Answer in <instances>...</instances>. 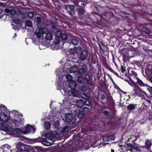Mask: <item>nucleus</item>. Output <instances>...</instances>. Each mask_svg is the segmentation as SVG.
Instances as JSON below:
<instances>
[{
	"label": "nucleus",
	"instance_id": "9d476101",
	"mask_svg": "<svg viewBox=\"0 0 152 152\" xmlns=\"http://www.w3.org/2000/svg\"><path fill=\"white\" fill-rule=\"evenodd\" d=\"M66 8L68 12L72 17L75 14V7L74 5H68L66 7Z\"/></svg>",
	"mask_w": 152,
	"mask_h": 152
},
{
	"label": "nucleus",
	"instance_id": "393cba45",
	"mask_svg": "<svg viewBox=\"0 0 152 152\" xmlns=\"http://www.w3.org/2000/svg\"><path fill=\"white\" fill-rule=\"evenodd\" d=\"M54 31H55L54 35H55V37L58 38H60L62 33L61 31L59 30H55Z\"/></svg>",
	"mask_w": 152,
	"mask_h": 152
},
{
	"label": "nucleus",
	"instance_id": "4d7b16f0",
	"mask_svg": "<svg viewBox=\"0 0 152 152\" xmlns=\"http://www.w3.org/2000/svg\"><path fill=\"white\" fill-rule=\"evenodd\" d=\"M35 35L38 38H40L42 35H41V34L39 33V32H36Z\"/></svg>",
	"mask_w": 152,
	"mask_h": 152
},
{
	"label": "nucleus",
	"instance_id": "0eeeda50",
	"mask_svg": "<svg viewBox=\"0 0 152 152\" xmlns=\"http://www.w3.org/2000/svg\"><path fill=\"white\" fill-rule=\"evenodd\" d=\"M24 134H33L36 131V129L32 126L29 124H27L26 127L23 128Z\"/></svg>",
	"mask_w": 152,
	"mask_h": 152
},
{
	"label": "nucleus",
	"instance_id": "f8f14e48",
	"mask_svg": "<svg viewBox=\"0 0 152 152\" xmlns=\"http://www.w3.org/2000/svg\"><path fill=\"white\" fill-rule=\"evenodd\" d=\"M88 67L85 64L80 65L79 66V74H83L85 73L88 71Z\"/></svg>",
	"mask_w": 152,
	"mask_h": 152
},
{
	"label": "nucleus",
	"instance_id": "4c0bfd02",
	"mask_svg": "<svg viewBox=\"0 0 152 152\" xmlns=\"http://www.w3.org/2000/svg\"><path fill=\"white\" fill-rule=\"evenodd\" d=\"M92 78H91V79L89 80V81H86V83L87 84V86H88L89 87H91L92 86Z\"/></svg>",
	"mask_w": 152,
	"mask_h": 152
},
{
	"label": "nucleus",
	"instance_id": "8fccbe9b",
	"mask_svg": "<svg viewBox=\"0 0 152 152\" xmlns=\"http://www.w3.org/2000/svg\"><path fill=\"white\" fill-rule=\"evenodd\" d=\"M38 32H39V33L41 34V35H43L45 33L44 28H39Z\"/></svg>",
	"mask_w": 152,
	"mask_h": 152
},
{
	"label": "nucleus",
	"instance_id": "79ce46f5",
	"mask_svg": "<svg viewBox=\"0 0 152 152\" xmlns=\"http://www.w3.org/2000/svg\"><path fill=\"white\" fill-rule=\"evenodd\" d=\"M85 113L82 111H80L79 112L78 115V118H82L84 116Z\"/></svg>",
	"mask_w": 152,
	"mask_h": 152
},
{
	"label": "nucleus",
	"instance_id": "6ab92c4d",
	"mask_svg": "<svg viewBox=\"0 0 152 152\" xmlns=\"http://www.w3.org/2000/svg\"><path fill=\"white\" fill-rule=\"evenodd\" d=\"M65 117L66 121L67 123H69L71 122L73 118L72 115V114L70 113L66 114L65 115Z\"/></svg>",
	"mask_w": 152,
	"mask_h": 152
},
{
	"label": "nucleus",
	"instance_id": "6e6552de",
	"mask_svg": "<svg viewBox=\"0 0 152 152\" xmlns=\"http://www.w3.org/2000/svg\"><path fill=\"white\" fill-rule=\"evenodd\" d=\"M116 118L115 115H113L110 118V120L107 123V125L110 128L112 129L115 128L116 126V122L115 121H113Z\"/></svg>",
	"mask_w": 152,
	"mask_h": 152
},
{
	"label": "nucleus",
	"instance_id": "c9c22d12",
	"mask_svg": "<svg viewBox=\"0 0 152 152\" xmlns=\"http://www.w3.org/2000/svg\"><path fill=\"white\" fill-rule=\"evenodd\" d=\"M66 78L68 81H69V82H70L72 81V77L70 74H67L66 76Z\"/></svg>",
	"mask_w": 152,
	"mask_h": 152
},
{
	"label": "nucleus",
	"instance_id": "0e129e2a",
	"mask_svg": "<svg viewBox=\"0 0 152 152\" xmlns=\"http://www.w3.org/2000/svg\"><path fill=\"white\" fill-rule=\"evenodd\" d=\"M11 10L8 8H6L5 9V11L6 13H10Z\"/></svg>",
	"mask_w": 152,
	"mask_h": 152
},
{
	"label": "nucleus",
	"instance_id": "c85d7f7f",
	"mask_svg": "<svg viewBox=\"0 0 152 152\" xmlns=\"http://www.w3.org/2000/svg\"><path fill=\"white\" fill-rule=\"evenodd\" d=\"M90 107H84L82 111L84 113H87L90 111Z\"/></svg>",
	"mask_w": 152,
	"mask_h": 152
},
{
	"label": "nucleus",
	"instance_id": "6e6d98bb",
	"mask_svg": "<svg viewBox=\"0 0 152 152\" xmlns=\"http://www.w3.org/2000/svg\"><path fill=\"white\" fill-rule=\"evenodd\" d=\"M12 122L16 125L17 126L19 125V124L20 123L19 121L16 120H13L12 121Z\"/></svg>",
	"mask_w": 152,
	"mask_h": 152
},
{
	"label": "nucleus",
	"instance_id": "bb28decb",
	"mask_svg": "<svg viewBox=\"0 0 152 152\" xmlns=\"http://www.w3.org/2000/svg\"><path fill=\"white\" fill-rule=\"evenodd\" d=\"M45 37L47 40H50L52 39L53 35L51 33L48 32L46 34Z\"/></svg>",
	"mask_w": 152,
	"mask_h": 152
},
{
	"label": "nucleus",
	"instance_id": "49530a36",
	"mask_svg": "<svg viewBox=\"0 0 152 152\" xmlns=\"http://www.w3.org/2000/svg\"><path fill=\"white\" fill-rule=\"evenodd\" d=\"M80 89L82 91L84 92H85L87 91V88L84 86H80Z\"/></svg>",
	"mask_w": 152,
	"mask_h": 152
},
{
	"label": "nucleus",
	"instance_id": "c756f323",
	"mask_svg": "<svg viewBox=\"0 0 152 152\" xmlns=\"http://www.w3.org/2000/svg\"><path fill=\"white\" fill-rule=\"evenodd\" d=\"M15 132L20 134H24V130L23 129V130H21L19 128H16L15 129Z\"/></svg>",
	"mask_w": 152,
	"mask_h": 152
},
{
	"label": "nucleus",
	"instance_id": "de8ad7c7",
	"mask_svg": "<svg viewBox=\"0 0 152 152\" xmlns=\"http://www.w3.org/2000/svg\"><path fill=\"white\" fill-rule=\"evenodd\" d=\"M84 78L85 81L86 80V81H89V80L91 79H90V75L88 74H86L85 75L84 77Z\"/></svg>",
	"mask_w": 152,
	"mask_h": 152
},
{
	"label": "nucleus",
	"instance_id": "13d9d810",
	"mask_svg": "<svg viewBox=\"0 0 152 152\" xmlns=\"http://www.w3.org/2000/svg\"><path fill=\"white\" fill-rule=\"evenodd\" d=\"M122 73H124L125 72H126L125 69L124 68V67L121 66V68L120 69Z\"/></svg>",
	"mask_w": 152,
	"mask_h": 152
},
{
	"label": "nucleus",
	"instance_id": "7c9ffc66",
	"mask_svg": "<svg viewBox=\"0 0 152 152\" xmlns=\"http://www.w3.org/2000/svg\"><path fill=\"white\" fill-rule=\"evenodd\" d=\"M67 35L64 33H62L60 38L64 40H65L68 39Z\"/></svg>",
	"mask_w": 152,
	"mask_h": 152
},
{
	"label": "nucleus",
	"instance_id": "7ed1b4c3",
	"mask_svg": "<svg viewBox=\"0 0 152 152\" xmlns=\"http://www.w3.org/2000/svg\"><path fill=\"white\" fill-rule=\"evenodd\" d=\"M88 0H84L83 1L80 0H78L75 1L74 4L78 7L77 8V11L79 15L80 16H84L86 13L85 7L86 4L84 2H86Z\"/></svg>",
	"mask_w": 152,
	"mask_h": 152
},
{
	"label": "nucleus",
	"instance_id": "4be33fe9",
	"mask_svg": "<svg viewBox=\"0 0 152 152\" xmlns=\"http://www.w3.org/2000/svg\"><path fill=\"white\" fill-rule=\"evenodd\" d=\"M69 42L74 45H77L78 42V39L75 38H72Z\"/></svg>",
	"mask_w": 152,
	"mask_h": 152
},
{
	"label": "nucleus",
	"instance_id": "ea45409f",
	"mask_svg": "<svg viewBox=\"0 0 152 152\" xmlns=\"http://www.w3.org/2000/svg\"><path fill=\"white\" fill-rule=\"evenodd\" d=\"M142 30L143 32H144L145 33L148 34H149L150 33V30L146 28H143L142 29Z\"/></svg>",
	"mask_w": 152,
	"mask_h": 152
},
{
	"label": "nucleus",
	"instance_id": "39448f33",
	"mask_svg": "<svg viewBox=\"0 0 152 152\" xmlns=\"http://www.w3.org/2000/svg\"><path fill=\"white\" fill-rule=\"evenodd\" d=\"M84 96H85L84 100L79 99L77 100V104L79 107L82 108L84 104L89 107L91 105V103L89 100V97L86 94H84Z\"/></svg>",
	"mask_w": 152,
	"mask_h": 152
},
{
	"label": "nucleus",
	"instance_id": "09e8293b",
	"mask_svg": "<svg viewBox=\"0 0 152 152\" xmlns=\"http://www.w3.org/2000/svg\"><path fill=\"white\" fill-rule=\"evenodd\" d=\"M38 32H39V33L41 34V35H43L45 33L44 28H39Z\"/></svg>",
	"mask_w": 152,
	"mask_h": 152
},
{
	"label": "nucleus",
	"instance_id": "37998d69",
	"mask_svg": "<svg viewBox=\"0 0 152 152\" xmlns=\"http://www.w3.org/2000/svg\"><path fill=\"white\" fill-rule=\"evenodd\" d=\"M51 21L54 24H56L57 23V19L55 17H52L51 18Z\"/></svg>",
	"mask_w": 152,
	"mask_h": 152
},
{
	"label": "nucleus",
	"instance_id": "5fc2aeb1",
	"mask_svg": "<svg viewBox=\"0 0 152 152\" xmlns=\"http://www.w3.org/2000/svg\"><path fill=\"white\" fill-rule=\"evenodd\" d=\"M61 39L60 38H56L54 40V42L56 44H59L60 43V39Z\"/></svg>",
	"mask_w": 152,
	"mask_h": 152
},
{
	"label": "nucleus",
	"instance_id": "864d4df0",
	"mask_svg": "<svg viewBox=\"0 0 152 152\" xmlns=\"http://www.w3.org/2000/svg\"><path fill=\"white\" fill-rule=\"evenodd\" d=\"M91 147V146H90L89 144L86 143H85L84 145V147L86 149H89L90 147Z\"/></svg>",
	"mask_w": 152,
	"mask_h": 152
},
{
	"label": "nucleus",
	"instance_id": "c03bdc74",
	"mask_svg": "<svg viewBox=\"0 0 152 152\" xmlns=\"http://www.w3.org/2000/svg\"><path fill=\"white\" fill-rule=\"evenodd\" d=\"M109 103L110 105L112 107H115V103L113 99L109 101Z\"/></svg>",
	"mask_w": 152,
	"mask_h": 152
},
{
	"label": "nucleus",
	"instance_id": "a19ab883",
	"mask_svg": "<svg viewBox=\"0 0 152 152\" xmlns=\"http://www.w3.org/2000/svg\"><path fill=\"white\" fill-rule=\"evenodd\" d=\"M13 22L14 23V24H18L19 25H22L21 22L19 19L14 20Z\"/></svg>",
	"mask_w": 152,
	"mask_h": 152
},
{
	"label": "nucleus",
	"instance_id": "5701e85b",
	"mask_svg": "<svg viewBox=\"0 0 152 152\" xmlns=\"http://www.w3.org/2000/svg\"><path fill=\"white\" fill-rule=\"evenodd\" d=\"M72 61L69 60H68L64 64V67L65 69H70L71 66H72L71 65V62Z\"/></svg>",
	"mask_w": 152,
	"mask_h": 152
},
{
	"label": "nucleus",
	"instance_id": "a211bd4d",
	"mask_svg": "<svg viewBox=\"0 0 152 152\" xmlns=\"http://www.w3.org/2000/svg\"><path fill=\"white\" fill-rule=\"evenodd\" d=\"M8 117L6 114L4 113L3 112L2 113H0V119L4 121H7L8 120Z\"/></svg>",
	"mask_w": 152,
	"mask_h": 152
},
{
	"label": "nucleus",
	"instance_id": "bf43d9fd",
	"mask_svg": "<svg viewBox=\"0 0 152 152\" xmlns=\"http://www.w3.org/2000/svg\"><path fill=\"white\" fill-rule=\"evenodd\" d=\"M84 135V133L83 132L81 133H79L77 135H75V136H78L79 137H81L83 136Z\"/></svg>",
	"mask_w": 152,
	"mask_h": 152
},
{
	"label": "nucleus",
	"instance_id": "680f3d73",
	"mask_svg": "<svg viewBox=\"0 0 152 152\" xmlns=\"http://www.w3.org/2000/svg\"><path fill=\"white\" fill-rule=\"evenodd\" d=\"M133 145V144L130 143H128L127 144V145L128 147L130 148V149H131Z\"/></svg>",
	"mask_w": 152,
	"mask_h": 152
},
{
	"label": "nucleus",
	"instance_id": "4468645a",
	"mask_svg": "<svg viewBox=\"0 0 152 152\" xmlns=\"http://www.w3.org/2000/svg\"><path fill=\"white\" fill-rule=\"evenodd\" d=\"M103 140L104 141H109L111 140H115V137L113 135H104L102 138Z\"/></svg>",
	"mask_w": 152,
	"mask_h": 152
},
{
	"label": "nucleus",
	"instance_id": "412c9836",
	"mask_svg": "<svg viewBox=\"0 0 152 152\" xmlns=\"http://www.w3.org/2000/svg\"><path fill=\"white\" fill-rule=\"evenodd\" d=\"M79 66L76 65H74L72 66L70 69V70L71 72L75 73L77 72L79 74Z\"/></svg>",
	"mask_w": 152,
	"mask_h": 152
},
{
	"label": "nucleus",
	"instance_id": "338daca9",
	"mask_svg": "<svg viewBox=\"0 0 152 152\" xmlns=\"http://www.w3.org/2000/svg\"><path fill=\"white\" fill-rule=\"evenodd\" d=\"M104 67L106 68L107 69H108L110 68V67L109 66L108 64H107L106 62L104 64Z\"/></svg>",
	"mask_w": 152,
	"mask_h": 152
},
{
	"label": "nucleus",
	"instance_id": "473e14b6",
	"mask_svg": "<svg viewBox=\"0 0 152 152\" xmlns=\"http://www.w3.org/2000/svg\"><path fill=\"white\" fill-rule=\"evenodd\" d=\"M51 124L48 122H46L44 124V127L46 129H49L51 127Z\"/></svg>",
	"mask_w": 152,
	"mask_h": 152
},
{
	"label": "nucleus",
	"instance_id": "e2e57ef3",
	"mask_svg": "<svg viewBox=\"0 0 152 152\" xmlns=\"http://www.w3.org/2000/svg\"><path fill=\"white\" fill-rule=\"evenodd\" d=\"M147 79H148L150 82L152 83V75L150 76V77H148Z\"/></svg>",
	"mask_w": 152,
	"mask_h": 152
},
{
	"label": "nucleus",
	"instance_id": "58836bf2",
	"mask_svg": "<svg viewBox=\"0 0 152 152\" xmlns=\"http://www.w3.org/2000/svg\"><path fill=\"white\" fill-rule=\"evenodd\" d=\"M102 114L105 115L106 117H108L110 114V113L106 110H104L102 112Z\"/></svg>",
	"mask_w": 152,
	"mask_h": 152
},
{
	"label": "nucleus",
	"instance_id": "9b49d317",
	"mask_svg": "<svg viewBox=\"0 0 152 152\" xmlns=\"http://www.w3.org/2000/svg\"><path fill=\"white\" fill-rule=\"evenodd\" d=\"M1 126L2 127V128L5 131L7 132H8L9 134L11 135L13 134L15 132V129L12 127H10L9 128L8 127L4 126L3 124H2Z\"/></svg>",
	"mask_w": 152,
	"mask_h": 152
},
{
	"label": "nucleus",
	"instance_id": "f704fd0d",
	"mask_svg": "<svg viewBox=\"0 0 152 152\" xmlns=\"http://www.w3.org/2000/svg\"><path fill=\"white\" fill-rule=\"evenodd\" d=\"M34 13L32 11L30 12L28 14L27 17L30 18H32L34 17Z\"/></svg>",
	"mask_w": 152,
	"mask_h": 152
},
{
	"label": "nucleus",
	"instance_id": "f3484780",
	"mask_svg": "<svg viewBox=\"0 0 152 152\" xmlns=\"http://www.w3.org/2000/svg\"><path fill=\"white\" fill-rule=\"evenodd\" d=\"M145 73L147 78L152 75V67L151 68H146L145 70Z\"/></svg>",
	"mask_w": 152,
	"mask_h": 152
},
{
	"label": "nucleus",
	"instance_id": "ddd939ff",
	"mask_svg": "<svg viewBox=\"0 0 152 152\" xmlns=\"http://www.w3.org/2000/svg\"><path fill=\"white\" fill-rule=\"evenodd\" d=\"M77 85V83L75 81H72L69 82L68 85V88H70L72 90H75Z\"/></svg>",
	"mask_w": 152,
	"mask_h": 152
},
{
	"label": "nucleus",
	"instance_id": "20e7f679",
	"mask_svg": "<svg viewBox=\"0 0 152 152\" xmlns=\"http://www.w3.org/2000/svg\"><path fill=\"white\" fill-rule=\"evenodd\" d=\"M136 86L133 88V90L131 92L130 95L132 97L134 98L136 96H140V93H142L146 96H147V93L145 91L143 88L140 87L138 86L135 85Z\"/></svg>",
	"mask_w": 152,
	"mask_h": 152
},
{
	"label": "nucleus",
	"instance_id": "aec40b11",
	"mask_svg": "<svg viewBox=\"0 0 152 152\" xmlns=\"http://www.w3.org/2000/svg\"><path fill=\"white\" fill-rule=\"evenodd\" d=\"M37 22V24L38 26L43 27L44 26V23L42 21V19L40 17L38 16L36 18Z\"/></svg>",
	"mask_w": 152,
	"mask_h": 152
},
{
	"label": "nucleus",
	"instance_id": "052dcab7",
	"mask_svg": "<svg viewBox=\"0 0 152 152\" xmlns=\"http://www.w3.org/2000/svg\"><path fill=\"white\" fill-rule=\"evenodd\" d=\"M100 98L102 100H104L105 98V96L104 94H101Z\"/></svg>",
	"mask_w": 152,
	"mask_h": 152
},
{
	"label": "nucleus",
	"instance_id": "69168bd1",
	"mask_svg": "<svg viewBox=\"0 0 152 152\" xmlns=\"http://www.w3.org/2000/svg\"><path fill=\"white\" fill-rule=\"evenodd\" d=\"M136 152H141V150L139 148L137 147L136 150H135Z\"/></svg>",
	"mask_w": 152,
	"mask_h": 152
},
{
	"label": "nucleus",
	"instance_id": "774afa93",
	"mask_svg": "<svg viewBox=\"0 0 152 152\" xmlns=\"http://www.w3.org/2000/svg\"><path fill=\"white\" fill-rule=\"evenodd\" d=\"M107 97L109 101L113 99L112 97L110 95H109V96H108Z\"/></svg>",
	"mask_w": 152,
	"mask_h": 152
},
{
	"label": "nucleus",
	"instance_id": "2eb2a0df",
	"mask_svg": "<svg viewBox=\"0 0 152 152\" xmlns=\"http://www.w3.org/2000/svg\"><path fill=\"white\" fill-rule=\"evenodd\" d=\"M152 144L151 140L148 139L145 140V147L146 149L150 150L151 149Z\"/></svg>",
	"mask_w": 152,
	"mask_h": 152
},
{
	"label": "nucleus",
	"instance_id": "1a4fd4ad",
	"mask_svg": "<svg viewBox=\"0 0 152 152\" xmlns=\"http://www.w3.org/2000/svg\"><path fill=\"white\" fill-rule=\"evenodd\" d=\"M88 52L87 50H83L81 51L78 55L79 58L81 61L86 60L88 57Z\"/></svg>",
	"mask_w": 152,
	"mask_h": 152
},
{
	"label": "nucleus",
	"instance_id": "a18cd8bd",
	"mask_svg": "<svg viewBox=\"0 0 152 152\" xmlns=\"http://www.w3.org/2000/svg\"><path fill=\"white\" fill-rule=\"evenodd\" d=\"M26 26L30 27L32 26V23L30 20H28L26 22Z\"/></svg>",
	"mask_w": 152,
	"mask_h": 152
},
{
	"label": "nucleus",
	"instance_id": "a878e982",
	"mask_svg": "<svg viewBox=\"0 0 152 152\" xmlns=\"http://www.w3.org/2000/svg\"><path fill=\"white\" fill-rule=\"evenodd\" d=\"M123 59L125 61L129 59V52L126 51L122 55Z\"/></svg>",
	"mask_w": 152,
	"mask_h": 152
},
{
	"label": "nucleus",
	"instance_id": "2f4dec72",
	"mask_svg": "<svg viewBox=\"0 0 152 152\" xmlns=\"http://www.w3.org/2000/svg\"><path fill=\"white\" fill-rule=\"evenodd\" d=\"M35 141L37 142H41L42 141L43 142V143L45 145L47 146L48 145L47 144H45V143H44V142L46 143L47 142H46L45 141H43L42 140L43 139L42 138H41V137H39L37 138H35Z\"/></svg>",
	"mask_w": 152,
	"mask_h": 152
},
{
	"label": "nucleus",
	"instance_id": "dca6fc26",
	"mask_svg": "<svg viewBox=\"0 0 152 152\" xmlns=\"http://www.w3.org/2000/svg\"><path fill=\"white\" fill-rule=\"evenodd\" d=\"M98 44L99 45V48L102 50L103 51H104L105 50H107V46L105 45L103 43V42L102 41L98 42Z\"/></svg>",
	"mask_w": 152,
	"mask_h": 152
},
{
	"label": "nucleus",
	"instance_id": "72a5a7b5",
	"mask_svg": "<svg viewBox=\"0 0 152 152\" xmlns=\"http://www.w3.org/2000/svg\"><path fill=\"white\" fill-rule=\"evenodd\" d=\"M77 49L75 48H70L69 50V53L70 54H75L76 53Z\"/></svg>",
	"mask_w": 152,
	"mask_h": 152
},
{
	"label": "nucleus",
	"instance_id": "423d86ee",
	"mask_svg": "<svg viewBox=\"0 0 152 152\" xmlns=\"http://www.w3.org/2000/svg\"><path fill=\"white\" fill-rule=\"evenodd\" d=\"M136 79L138 85L142 87L144 90H147L151 95L150 98H152V87L148 85L145 83L138 77H136Z\"/></svg>",
	"mask_w": 152,
	"mask_h": 152
},
{
	"label": "nucleus",
	"instance_id": "3c124183",
	"mask_svg": "<svg viewBox=\"0 0 152 152\" xmlns=\"http://www.w3.org/2000/svg\"><path fill=\"white\" fill-rule=\"evenodd\" d=\"M129 74L131 75H133L136 76L137 75V73L133 70H132L130 72L129 71Z\"/></svg>",
	"mask_w": 152,
	"mask_h": 152
},
{
	"label": "nucleus",
	"instance_id": "603ef678",
	"mask_svg": "<svg viewBox=\"0 0 152 152\" xmlns=\"http://www.w3.org/2000/svg\"><path fill=\"white\" fill-rule=\"evenodd\" d=\"M16 11L14 9H12L10 12V14L12 15H14L16 14Z\"/></svg>",
	"mask_w": 152,
	"mask_h": 152
},
{
	"label": "nucleus",
	"instance_id": "cd10ccee",
	"mask_svg": "<svg viewBox=\"0 0 152 152\" xmlns=\"http://www.w3.org/2000/svg\"><path fill=\"white\" fill-rule=\"evenodd\" d=\"M127 109L129 110H132L135 108V105L133 104H130L127 106Z\"/></svg>",
	"mask_w": 152,
	"mask_h": 152
},
{
	"label": "nucleus",
	"instance_id": "b1692460",
	"mask_svg": "<svg viewBox=\"0 0 152 152\" xmlns=\"http://www.w3.org/2000/svg\"><path fill=\"white\" fill-rule=\"evenodd\" d=\"M77 81L79 83H85L84 77L81 75H79L77 77Z\"/></svg>",
	"mask_w": 152,
	"mask_h": 152
},
{
	"label": "nucleus",
	"instance_id": "f03ea898",
	"mask_svg": "<svg viewBox=\"0 0 152 152\" xmlns=\"http://www.w3.org/2000/svg\"><path fill=\"white\" fill-rule=\"evenodd\" d=\"M57 88L58 90H62L64 92V94L69 96L72 95L74 96H76L75 90L71 91L68 89V85L67 83H62L61 81H58L57 85Z\"/></svg>",
	"mask_w": 152,
	"mask_h": 152
},
{
	"label": "nucleus",
	"instance_id": "e433bc0d",
	"mask_svg": "<svg viewBox=\"0 0 152 152\" xmlns=\"http://www.w3.org/2000/svg\"><path fill=\"white\" fill-rule=\"evenodd\" d=\"M21 26V25H19L17 24H14L13 28L14 29H15V30H19L20 29Z\"/></svg>",
	"mask_w": 152,
	"mask_h": 152
},
{
	"label": "nucleus",
	"instance_id": "f257e3e1",
	"mask_svg": "<svg viewBox=\"0 0 152 152\" xmlns=\"http://www.w3.org/2000/svg\"><path fill=\"white\" fill-rule=\"evenodd\" d=\"M15 152H41L42 151L41 147L35 146L34 147L19 142L15 149Z\"/></svg>",
	"mask_w": 152,
	"mask_h": 152
}]
</instances>
